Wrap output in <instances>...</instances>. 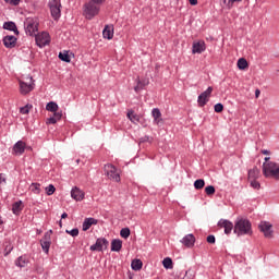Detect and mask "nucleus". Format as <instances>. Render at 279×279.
I'll list each match as a JSON object with an SVG mask.
<instances>
[{"instance_id":"46","label":"nucleus","mask_w":279,"mask_h":279,"mask_svg":"<svg viewBox=\"0 0 279 279\" xmlns=\"http://www.w3.org/2000/svg\"><path fill=\"white\" fill-rule=\"evenodd\" d=\"M5 3H10L11 5H19L21 3V0H4Z\"/></svg>"},{"instance_id":"27","label":"nucleus","mask_w":279,"mask_h":279,"mask_svg":"<svg viewBox=\"0 0 279 279\" xmlns=\"http://www.w3.org/2000/svg\"><path fill=\"white\" fill-rule=\"evenodd\" d=\"M236 66L240 71H245V69L250 66V64L247 63V59L240 58L236 62Z\"/></svg>"},{"instance_id":"24","label":"nucleus","mask_w":279,"mask_h":279,"mask_svg":"<svg viewBox=\"0 0 279 279\" xmlns=\"http://www.w3.org/2000/svg\"><path fill=\"white\" fill-rule=\"evenodd\" d=\"M22 210H23V201H17L12 205L13 215H21Z\"/></svg>"},{"instance_id":"55","label":"nucleus","mask_w":279,"mask_h":279,"mask_svg":"<svg viewBox=\"0 0 279 279\" xmlns=\"http://www.w3.org/2000/svg\"><path fill=\"white\" fill-rule=\"evenodd\" d=\"M265 161L264 162H270L269 160H270V158L269 157H265V159H264Z\"/></svg>"},{"instance_id":"53","label":"nucleus","mask_w":279,"mask_h":279,"mask_svg":"<svg viewBox=\"0 0 279 279\" xmlns=\"http://www.w3.org/2000/svg\"><path fill=\"white\" fill-rule=\"evenodd\" d=\"M191 5H197V0H189Z\"/></svg>"},{"instance_id":"34","label":"nucleus","mask_w":279,"mask_h":279,"mask_svg":"<svg viewBox=\"0 0 279 279\" xmlns=\"http://www.w3.org/2000/svg\"><path fill=\"white\" fill-rule=\"evenodd\" d=\"M40 245L45 254H49V250L51 247V242H44L40 240Z\"/></svg>"},{"instance_id":"32","label":"nucleus","mask_w":279,"mask_h":279,"mask_svg":"<svg viewBox=\"0 0 279 279\" xmlns=\"http://www.w3.org/2000/svg\"><path fill=\"white\" fill-rule=\"evenodd\" d=\"M29 189H31L32 193H34L35 195H40V193L43 191V190H40L39 183H32Z\"/></svg>"},{"instance_id":"43","label":"nucleus","mask_w":279,"mask_h":279,"mask_svg":"<svg viewBox=\"0 0 279 279\" xmlns=\"http://www.w3.org/2000/svg\"><path fill=\"white\" fill-rule=\"evenodd\" d=\"M206 195H215V186L208 185L205 187Z\"/></svg>"},{"instance_id":"28","label":"nucleus","mask_w":279,"mask_h":279,"mask_svg":"<svg viewBox=\"0 0 279 279\" xmlns=\"http://www.w3.org/2000/svg\"><path fill=\"white\" fill-rule=\"evenodd\" d=\"M131 267L134 271H141L143 269V262L141 259H134L131 263Z\"/></svg>"},{"instance_id":"17","label":"nucleus","mask_w":279,"mask_h":279,"mask_svg":"<svg viewBox=\"0 0 279 279\" xmlns=\"http://www.w3.org/2000/svg\"><path fill=\"white\" fill-rule=\"evenodd\" d=\"M218 226H219V228H223L225 234H230V232H232V230L234 229V225L232 222H230L229 220L221 219L218 222Z\"/></svg>"},{"instance_id":"36","label":"nucleus","mask_w":279,"mask_h":279,"mask_svg":"<svg viewBox=\"0 0 279 279\" xmlns=\"http://www.w3.org/2000/svg\"><path fill=\"white\" fill-rule=\"evenodd\" d=\"M51 234H53V231H52V230L47 231V232L44 234V238H43L40 241H44V242H46V243H51Z\"/></svg>"},{"instance_id":"37","label":"nucleus","mask_w":279,"mask_h":279,"mask_svg":"<svg viewBox=\"0 0 279 279\" xmlns=\"http://www.w3.org/2000/svg\"><path fill=\"white\" fill-rule=\"evenodd\" d=\"M59 58L62 62H71V56H69V52H60Z\"/></svg>"},{"instance_id":"20","label":"nucleus","mask_w":279,"mask_h":279,"mask_svg":"<svg viewBox=\"0 0 279 279\" xmlns=\"http://www.w3.org/2000/svg\"><path fill=\"white\" fill-rule=\"evenodd\" d=\"M151 114L154 118L155 125H160V122L162 121V113L160 112V109L154 108Z\"/></svg>"},{"instance_id":"50","label":"nucleus","mask_w":279,"mask_h":279,"mask_svg":"<svg viewBox=\"0 0 279 279\" xmlns=\"http://www.w3.org/2000/svg\"><path fill=\"white\" fill-rule=\"evenodd\" d=\"M260 151H262V154H264V156H269V154H271V151H269L267 149H263Z\"/></svg>"},{"instance_id":"42","label":"nucleus","mask_w":279,"mask_h":279,"mask_svg":"<svg viewBox=\"0 0 279 279\" xmlns=\"http://www.w3.org/2000/svg\"><path fill=\"white\" fill-rule=\"evenodd\" d=\"M31 108H32L31 105H26V106L22 107V108L20 109L21 114H29Z\"/></svg>"},{"instance_id":"54","label":"nucleus","mask_w":279,"mask_h":279,"mask_svg":"<svg viewBox=\"0 0 279 279\" xmlns=\"http://www.w3.org/2000/svg\"><path fill=\"white\" fill-rule=\"evenodd\" d=\"M66 217H69V214H66V213H63V214L61 215V219H66Z\"/></svg>"},{"instance_id":"7","label":"nucleus","mask_w":279,"mask_h":279,"mask_svg":"<svg viewBox=\"0 0 279 279\" xmlns=\"http://www.w3.org/2000/svg\"><path fill=\"white\" fill-rule=\"evenodd\" d=\"M35 40H36L37 47H40V48L47 47V45L51 43V36L47 32H41L36 35Z\"/></svg>"},{"instance_id":"47","label":"nucleus","mask_w":279,"mask_h":279,"mask_svg":"<svg viewBox=\"0 0 279 279\" xmlns=\"http://www.w3.org/2000/svg\"><path fill=\"white\" fill-rule=\"evenodd\" d=\"M216 241L215 235H208L207 236V243L214 244Z\"/></svg>"},{"instance_id":"23","label":"nucleus","mask_w":279,"mask_h":279,"mask_svg":"<svg viewBox=\"0 0 279 279\" xmlns=\"http://www.w3.org/2000/svg\"><path fill=\"white\" fill-rule=\"evenodd\" d=\"M149 84V81H141V78L136 80V86L134 87L135 93H141L145 86Z\"/></svg>"},{"instance_id":"3","label":"nucleus","mask_w":279,"mask_h":279,"mask_svg":"<svg viewBox=\"0 0 279 279\" xmlns=\"http://www.w3.org/2000/svg\"><path fill=\"white\" fill-rule=\"evenodd\" d=\"M100 10L101 7H99V4H95L94 2L87 0V2L84 4L83 14L85 19L93 21V19L99 14Z\"/></svg>"},{"instance_id":"30","label":"nucleus","mask_w":279,"mask_h":279,"mask_svg":"<svg viewBox=\"0 0 279 279\" xmlns=\"http://www.w3.org/2000/svg\"><path fill=\"white\" fill-rule=\"evenodd\" d=\"M3 29H8L9 32L19 33V31L16 29V24L14 22H5L3 24Z\"/></svg>"},{"instance_id":"14","label":"nucleus","mask_w":279,"mask_h":279,"mask_svg":"<svg viewBox=\"0 0 279 279\" xmlns=\"http://www.w3.org/2000/svg\"><path fill=\"white\" fill-rule=\"evenodd\" d=\"M71 197L75 199V202H82L85 197V193L80 187L75 186L71 190Z\"/></svg>"},{"instance_id":"13","label":"nucleus","mask_w":279,"mask_h":279,"mask_svg":"<svg viewBox=\"0 0 279 279\" xmlns=\"http://www.w3.org/2000/svg\"><path fill=\"white\" fill-rule=\"evenodd\" d=\"M184 247L191 248L195 245V235L193 233L186 234L183 236V239L180 241Z\"/></svg>"},{"instance_id":"15","label":"nucleus","mask_w":279,"mask_h":279,"mask_svg":"<svg viewBox=\"0 0 279 279\" xmlns=\"http://www.w3.org/2000/svg\"><path fill=\"white\" fill-rule=\"evenodd\" d=\"M25 147H27V144L23 141H19L13 146V154H15V156H22V154H25Z\"/></svg>"},{"instance_id":"10","label":"nucleus","mask_w":279,"mask_h":279,"mask_svg":"<svg viewBox=\"0 0 279 279\" xmlns=\"http://www.w3.org/2000/svg\"><path fill=\"white\" fill-rule=\"evenodd\" d=\"M25 29L28 36H36V33L38 32V22L36 20L28 19L26 21Z\"/></svg>"},{"instance_id":"38","label":"nucleus","mask_w":279,"mask_h":279,"mask_svg":"<svg viewBox=\"0 0 279 279\" xmlns=\"http://www.w3.org/2000/svg\"><path fill=\"white\" fill-rule=\"evenodd\" d=\"M183 279H195V270L193 269L186 270Z\"/></svg>"},{"instance_id":"49","label":"nucleus","mask_w":279,"mask_h":279,"mask_svg":"<svg viewBox=\"0 0 279 279\" xmlns=\"http://www.w3.org/2000/svg\"><path fill=\"white\" fill-rule=\"evenodd\" d=\"M260 97V89L255 90V98L258 99Z\"/></svg>"},{"instance_id":"2","label":"nucleus","mask_w":279,"mask_h":279,"mask_svg":"<svg viewBox=\"0 0 279 279\" xmlns=\"http://www.w3.org/2000/svg\"><path fill=\"white\" fill-rule=\"evenodd\" d=\"M19 84L21 95H29V93H32L36 86L34 83V77L31 75L23 76L21 80H19Z\"/></svg>"},{"instance_id":"5","label":"nucleus","mask_w":279,"mask_h":279,"mask_svg":"<svg viewBox=\"0 0 279 279\" xmlns=\"http://www.w3.org/2000/svg\"><path fill=\"white\" fill-rule=\"evenodd\" d=\"M48 8L54 21H58L62 16V2L60 0H49Z\"/></svg>"},{"instance_id":"44","label":"nucleus","mask_w":279,"mask_h":279,"mask_svg":"<svg viewBox=\"0 0 279 279\" xmlns=\"http://www.w3.org/2000/svg\"><path fill=\"white\" fill-rule=\"evenodd\" d=\"M215 112H223V105L221 102H218L214 106Z\"/></svg>"},{"instance_id":"9","label":"nucleus","mask_w":279,"mask_h":279,"mask_svg":"<svg viewBox=\"0 0 279 279\" xmlns=\"http://www.w3.org/2000/svg\"><path fill=\"white\" fill-rule=\"evenodd\" d=\"M108 247V240L106 238H99L96 243L93 244L89 250L90 252H104Z\"/></svg>"},{"instance_id":"40","label":"nucleus","mask_w":279,"mask_h":279,"mask_svg":"<svg viewBox=\"0 0 279 279\" xmlns=\"http://www.w3.org/2000/svg\"><path fill=\"white\" fill-rule=\"evenodd\" d=\"M66 234H70V236H78L80 235V229L74 228L72 230H65Z\"/></svg>"},{"instance_id":"48","label":"nucleus","mask_w":279,"mask_h":279,"mask_svg":"<svg viewBox=\"0 0 279 279\" xmlns=\"http://www.w3.org/2000/svg\"><path fill=\"white\" fill-rule=\"evenodd\" d=\"M12 250H14V247H12V246H7V247H5L4 256H8V254H10V252H12Z\"/></svg>"},{"instance_id":"39","label":"nucleus","mask_w":279,"mask_h":279,"mask_svg":"<svg viewBox=\"0 0 279 279\" xmlns=\"http://www.w3.org/2000/svg\"><path fill=\"white\" fill-rule=\"evenodd\" d=\"M120 236H122V239H129L130 238V228L121 229Z\"/></svg>"},{"instance_id":"31","label":"nucleus","mask_w":279,"mask_h":279,"mask_svg":"<svg viewBox=\"0 0 279 279\" xmlns=\"http://www.w3.org/2000/svg\"><path fill=\"white\" fill-rule=\"evenodd\" d=\"M226 8H228V10H232V8H234V3H241V1L243 0H222Z\"/></svg>"},{"instance_id":"16","label":"nucleus","mask_w":279,"mask_h":279,"mask_svg":"<svg viewBox=\"0 0 279 279\" xmlns=\"http://www.w3.org/2000/svg\"><path fill=\"white\" fill-rule=\"evenodd\" d=\"M99 223V220L95 218H85L82 225L83 232H87V230H90L92 226H97Z\"/></svg>"},{"instance_id":"18","label":"nucleus","mask_w":279,"mask_h":279,"mask_svg":"<svg viewBox=\"0 0 279 279\" xmlns=\"http://www.w3.org/2000/svg\"><path fill=\"white\" fill-rule=\"evenodd\" d=\"M3 45L7 49H13V47H16V38L13 35H7L3 37Z\"/></svg>"},{"instance_id":"33","label":"nucleus","mask_w":279,"mask_h":279,"mask_svg":"<svg viewBox=\"0 0 279 279\" xmlns=\"http://www.w3.org/2000/svg\"><path fill=\"white\" fill-rule=\"evenodd\" d=\"M162 265H163L165 269H173V260L171 259V257H166L162 260Z\"/></svg>"},{"instance_id":"22","label":"nucleus","mask_w":279,"mask_h":279,"mask_svg":"<svg viewBox=\"0 0 279 279\" xmlns=\"http://www.w3.org/2000/svg\"><path fill=\"white\" fill-rule=\"evenodd\" d=\"M123 247V241L119 239H114L111 241V252H121Z\"/></svg>"},{"instance_id":"12","label":"nucleus","mask_w":279,"mask_h":279,"mask_svg":"<svg viewBox=\"0 0 279 279\" xmlns=\"http://www.w3.org/2000/svg\"><path fill=\"white\" fill-rule=\"evenodd\" d=\"M206 51V41L205 40H198L194 41L192 45V53H204Z\"/></svg>"},{"instance_id":"52","label":"nucleus","mask_w":279,"mask_h":279,"mask_svg":"<svg viewBox=\"0 0 279 279\" xmlns=\"http://www.w3.org/2000/svg\"><path fill=\"white\" fill-rule=\"evenodd\" d=\"M128 117H129L130 121H133V118H132V117H134V112H129V113H128Z\"/></svg>"},{"instance_id":"29","label":"nucleus","mask_w":279,"mask_h":279,"mask_svg":"<svg viewBox=\"0 0 279 279\" xmlns=\"http://www.w3.org/2000/svg\"><path fill=\"white\" fill-rule=\"evenodd\" d=\"M60 107L54 102V101H50V102H48L47 105H46V110L48 111V112H53V113H56V112H58V109H59Z\"/></svg>"},{"instance_id":"19","label":"nucleus","mask_w":279,"mask_h":279,"mask_svg":"<svg viewBox=\"0 0 279 279\" xmlns=\"http://www.w3.org/2000/svg\"><path fill=\"white\" fill-rule=\"evenodd\" d=\"M26 265H29V257L27 255H22L15 259V266L23 269Z\"/></svg>"},{"instance_id":"26","label":"nucleus","mask_w":279,"mask_h":279,"mask_svg":"<svg viewBox=\"0 0 279 279\" xmlns=\"http://www.w3.org/2000/svg\"><path fill=\"white\" fill-rule=\"evenodd\" d=\"M260 177V170L258 168H253L248 171V180H258Z\"/></svg>"},{"instance_id":"6","label":"nucleus","mask_w":279,"mask_h":279,"mask_svg":"<svg viewBox=\"0 0 279 279\" xmlns=\"http://www.w3.org/2000/svg\"><path fill=\"white\" fill-rule=\"evenodd\" d=\"M105 174L109 180H113V182H121V171L117 169V167L111 163L105 165Z\"/></svg>"},{"instance_id":"41","label":"nucleus","mask_w":279,"mask_h":279,"mask_svg":"<svg viewBox=\"0 0 279 279\" xmlns=\"http://www.w3.org/2000/svg\"><path fill=\"white\" fill-rule=\"evenodd\" d=\"M56 193V186H53V184H49L46 187V194L47 195H53Z\"/></svg>"},{"instance_id":"25","label":"nucleus","mask_w":279,"mask_h":279,"mask_svg":"<svg viewBox=\"0 0 279 279\" xmlns=\"http://www.w3.org/2000/svg\"><path fill=\"white\" fill-rule=\"evenodd\" d=\"M60 119H62V112H54L53 117H50L47 120V123H49L50 125H56V123H58V121H60Z\"/></svg>"},{"instance_id":"21","label":"nucleus","mask_w":279,"mask_h":279,"mask_svg":"<svg viewBox=\"0 0 279 279\" xmlns=\"http://www.w3.org/2000/svg\"><path fill=\"white\" fill-rule=\"evenodd\" d=\"M104 38H107V40H112L114 38V28L112 26H107L102 31Z\"/></svg>"},{"instance_id":"45","label":"nucleus","mask_w":279,"mask_h":279,"mask_svg":"<svg viewBox=\"0 0 279 279\" xmlns=\"http://www.w3.org/2000/svg\"><path fill=\"white\" fill-rule=\"evenodd\" d=\"M250 182H251V186L253 189H260V183L258 181H256V179H252V180H250Z\"/></svg>"},{"instance_id":"51","label":"nucleus","mask_w":279,"mask_h":279,"mask_svg":"<svg viewBox=\"0 0 279 279\" xmlns=\"http://www.w3.org/2000/svg\"><path fill=\"white\" fill-rule=\"evenodd\" d=\"M148 141H149V136H144V137H142V140H141L142 143H146V142H148Z\"/></svg>"},{"instance_id":"4","label":"nucleus","mask_w":279,"mask_h":279,"mask_svg":"<svg viewBox=\"0 0 279 279\" xmlns=\"http://www.w3.org/2000/svg\"><path fill=\"white\" fill-rule=\"evenodd\" d=\"M263 174L265 178H275L276 180L279 179V165L269 161V162H264L263 163Z\"/></svg>"},{"instance_id":"11","label":"nucleus","mask_w":279,"mask_h":279,"mask_svg":"<svg viewBox=\"0 0 279 279\" xmlns=\"http://www.w3.org/2000/svg\"><path fill=\"white\" fill-rule=\"evenodd\" d=\"M258 228L260 232H263V234L266 236V239H271L274 234V230L271 229L272 226L268 221H262L258 225Z\"/></svg>"},{"instance_id":"8","label":"nucleus","mask_w":279,"mask_h":279,"mask_svg":"<svg viewBox=\"0 0 279 279\" xmlns=\"http://www.w3.org/2000/svg\"><path fill=\"white\" fill-rule=\"evenodd\" d=\"M210 95H213V87H208L198 96L197 104L199 108H204V106H206V104L210 100Z\"/></svg>"},{"instance_id":"1","label":"nucleus","mask_w":279,"mask_h":279,"mask_svg":"<svg viewBox=\"0 0 279 279\" xmlns=\"http://www.w3.org/2000/svg\"><path fill=\"white\" fill-rule=\"evenodd\" d=\"M234 234L238 236H243L245 234H252V222L247 219H239L236 220L233 229Z\"/></svg>"},{"instance_id":"35","label":"nucleus","mask_w":279,"mask_h":279,"mask_svg":"<svg viewBox=\"0 0 279 279\" xmlns=\"http://www.w3.org/2000/svg\"><path fill=\"white\" fill-rule=\"evenodd\" d=\"M206 182H204V179H198L194 182V187L196 191L202 190L203 186H205Z\"/></svg>"}]
</instances>
